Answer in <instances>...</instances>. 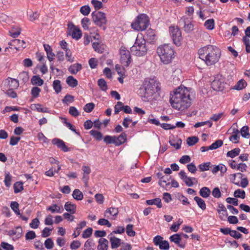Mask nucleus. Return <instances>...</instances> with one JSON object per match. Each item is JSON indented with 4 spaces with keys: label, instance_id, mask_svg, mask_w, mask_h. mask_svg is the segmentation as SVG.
<instances>
[{
    "label": "nucleus",
    "instance_id": "9b49d317",
    "mask_svg": "<svg viewBox=\"0 0 250 250\" xmlns=\"http://www.w3.org/2000/svg\"><path fill=\"white\" fill-rule=\"evenodd\" d=\"M225 84L223 78H219V77H217L211 83V86L214 90L222 91L224 90Z\"/></svg>",
    "mask_w": 250,
    "mask_h": 250
},
{
    "label": "nucleus",
    "instance_id": "c03bdc74",
    "mask_svg": "<svg viewBox=\"0 0 250 250\" xmlns=\"http://www.w3.org/2000/svg\"><path fill=\"white\" fill-rule=\"evenodd\" d=\"M10 207L13 211L17 215H20V211L19 210V205L18 202L15 201L11 202L10 204Z\"/></svg>",
    "mask_w": 250,
    "mask_h": 250
},
{
    "label": "nucleus",
    "instance_id": "c756f323",
    "mask_svg": "<svg viewBox=\"0 0 250 250\" xmlns=\"http://www.w3.org/2000/svg\"><path fill=\"white\" fill-rule=\"evenodd\" d=\"M210 193L211 191L209 188L206 187L202 188L199 191L200 195L204 198L209 197Z\"/></svg>",
    "mask_w": 250,
    "mask_h": 250
},
{
    "label": "nucleus",
    "instance_id": "b1692460",
    "mask_svg": "<svg viewBox=\"0 0 250 250\" xmlns=\"http://www.w3.org/2000/svg\"><path fill=\"white\" fill-rule=\"evenodd\" d=\"M146 203L148 205H156L158 208L162 207L161 199L160 198H156L153 199L147 200Z\"/></svg>",
    "mask_w": 250,
    "mask_h": 250
},
{
    "label": "nucleus",
    "instance_id": "39448f33",
    "mask_svg": "<svg viewBox=\"0 0 250 250\" xmlns=\"http://www.w3.org/2000/svg\"><path fill=\"white\" fill-rule=\"evenodd\" d=\"M149 24V19L146 14H139L132 21L131 26L136 31H144Z\"/></svg>",
    "mask_w": 250,
    "mask_h": 250
},
{
    "label": "nucleus",
    "instance_id": "bf43d9fd",
    "mask_svg": "<svg viewBox=\"0 0 250 250\" xmlns=\"http://www.w3.org/2000/svg\"><path fill=\"white\" fill-rule=\"evenodd\" d=\"M164 240V238L160 235H156L153 239V243L156 246H160L161 243Z\"/></svg>",
    "mask_w": 250,
    "mask_h": 250
},
{
    "label": "nucleus",
    "instance_id": "9d476101",
    "mask_svg": "<svg viewBox=\"0 0 250 250\" xmlns=\"http://www.w3.org/2000/svg\"><path fill=\"white\" fill-rule=\"evenodd\" d=\"M68 34L71 36L73 39L78 40L82 36L81 30L75 26L72 22H69L67 25Z\"/></svg>",
    "mask_w": 250,
    "mask_h": 250
},
{
    "label": "nucleus",
    "instance_id": "a878e982",
    "mask_svg": "<svg viewBox=\"0 0 250 250\" xmlns=\"http://www.w3.org/2000/svg\"><path fill=\"white\" fill-rule=\"evenodd\" d=\"M31 82L33 85L41 86L43 84L44 81L39 75H34L31 78Z\"/></svg>",
    "mask_w": 250,
    "mask_h": 250
},
{
    "label": "nucleus",
    "instance_id": "c85d7f7f",
    "mask_svg": "<svg viewBox=\"0 0 250 250\" xmlns=\"http://www.w3.org/2000/svg\"><path fill=\"white\" fill-rule=\"evenodd\" d=\"M194 200L196 202L198 206L203 210H204L206 208V205L205 201L201 198L198 196H195L194 197Z\"/></svg>",
    "mask_w": 250,
    "mask_h": 250
},
{
    "label": "nucleus",
    "instance_id": "0eeeda50",
    "mask_svg": "<svg viewBox=\"0 0 250 250\" xmlns=\"http://www.w3.org/2000/svg\"><path fill=\"white\" fill-rule=\"evenodd\" d=\"M92 20L94 24L101 29H106L107 19L105 14L103 12L95 11L91 13Z\"/></svg>",
    "mask_w": 250,
    "mask_h": 250
},
{
    "label": "nucleus",
    "instance_id": "09e8293b",
    "mask_svg": "<svg viewBox=\"0 0 250 250\" xmlns=\"http://www.w3.org/2000/svg\"><path fill=\"white\" fill-rule=\"evenodd\" d=\"M184 182L185 183L186 185L188 187H192L193 185V182L197 183V180L195 178H191L190 177H187L184 180Z\"/></svg>",
    "mask_w": 250,
    "mask_h": 250
},
{
    "label": "nucleus",
    "instance_id": "e2e57ef3",
    "mask_svg": "<svg viewBox=\"0 0 250 250\" xmlns=\"http://www.w3.org/2000/svg\"><path fill=\"white\" fill-rule=\"evenodd\" d=\"M45 247L48 249L50 250L54 247V242L51 238H47L44 242Z\"/></svg>",
    "mask_w": 250,
    "mask_h": 250
},
{
    "label": "nucleus",
    "instance_id": "aec40b11",
    "mask_svg": "<svg viewBox=\"0 0 250 250\" xmlns=\"http://www.w3.org/2000/svg\"><path fill=\"white\" fill-rule=\"evenodd\" d=\"M82 69V65L79 63H76L71 65L68 70L71 74L75 75Z\"/></svg>",
    "mask_w": 250,
    "mask_h": 250
},
{
    "label": "nucleus",
    "instance_id": "c9c22d12",
    "mask_svg": "<svg viewBox=\"0 0 250 250\" xmlns=\"http://www.w3.org/2000/svg\"><path fill=\"white\" fill-rule=\"evenodd\" d=\"M14 192L18 193L23 190V183L21 181L16 182L13 185Z\"/></svg>",
    "mask_w": 250,
    "mask_h": 250
},
{
    "label": "nucleus",
    "instance_id": "37998d69",
    "mask_svg": "<svg viewBox=\"0 0 250 250\" xmlns=\"http://www.w3.org/2000/svg\"><path fill=\"white\" fill-rule=\"evenodd\" d=\"M98 85L103 91H105L107 89L106 82L104 79L101 78L98 80Z\"/></svg>",
    "mask_w": 250,
    "mask_h": 250
},
{
    "label": "nucleus",
    "instance_id": "7c9ffc66",
    "mask_svg": "<svg viewBox=\"0 0 250 250\" xmlns=\"http://www.w3.org/2000/svg\"><path fill=\"white\" fill-rule=\"evenodd\" d=\"M170 145L175 147L176 149L180 148L182 144V140L180 139H170L169 140Z\"/></svg>",
    "mask_w": 250,
    "mask_h": 250
},
{
    "label": "nucleus",
    "instance_id": "2f4dec72",
    "mask_svg": "<svg viewBox=\"0 0 250 250\" xmlns=\"http://www.w3.org/2000/svg\"><path fill=\"white\" fill-rule=\"evenodd\" d=\"M73 197L76 200L81 201L83 198V194L79 189H75L72 194Z\"/></svg>",
    "mask_w": 250,
    "mask_h": 250
},
{
    "label": "nucleus",
    "instance_id": "72a5a7b5",
    "mask_svg": "<svg viewBox=\"0 0 250 250\" xmlns=\"http://www.w3.org/2000/svg\"><path fill=\"white\" fill-rule=\"evenodd\" d=\"M204 26L209 30H212L214 28L215 21L213 19L207 20L204 23Z\"/></svg>",
    "mask_w": 250,
    "mask_h": 250
},
{
    "label": "nucleus",
    "instance_id": "864d4df0",
    "mask_svg": "<svg viewBox=\"0 0 250 250\" xmlns=\"http://www.w3.org/2000/svg\"><path fill=\"white\" fill-rule=\"evenodd\" d=\"M15 240H17L19 239L22 235V229L21 226H18L16 227V230H15Z\"/></svg>",
    "mask_w": 250,
    "mask_h": 250
},
{
    "label": "nucleus",
    "instance_id": "f704fd0d",
    "mask_svg": "<svg viewBox=\"0 0 250 250\" xmlns=\"http://www.w3.org/2000/svg\"><path fill=\"white\" fill-rule=\"evenodd\" d=\"M240 151L241 150L239 148H235L230 151H229L227 153V156L231 158H233L239 155Z\"/></svg>",
    "mask_w": 250,
    "mask_h": 250
},
{
    "label": "nucleus",
    "instance_id": "a18cd8bd",
    "mask_svg": "<svg viewBox=\"0 0 250 250\" xmlns=\"http://www.w3.org/2000/svg\"><path fill=\"white\" fill-rule=\"evenodd\" d=\"M199 138L197 136L189 137L187 138V143L189 146H192L197 143Z\"/></svg>",
    "mask_w": 250,
    "mask_h": 250
},
{
    "label": "nucleus",
    "instance_id": "cd10ccee",
    "mask_svg": "<svg viewBox=\"0 0 250 250\" xmlns=\"http://www.w3.org/2000/svg\"><path fill=\"white\" fill-rule=\"evenodd\" d=\"M66 82L70 87L72 88L76 87L78 84V81L72 76L67 78Z\"/></svg>",
    "mask_w": 250,
    "mask_h": 250
},
{
    "label": "nucleus",
    "instance_id": "680f3d73",
    "mask_svg": "<svg viewBox=\"0 0 250 250\" xmlns=\"http://www.w3.org/2000/svg\"><path fill=\"white\" fill-rule=\"evenodd\" d=\"M94 107H95V104L94 103H88V104H86L84 105V106L83 107V110L86 112L90 113L93 110Z\"/></svg>",
    "mask_w": 250,
    "mask_h": 250
},
{
    "label": "nucleus",
    "instance_id": "f257e3e1",
    "mask_svg": "<svg viewBox=\"0 0 250 250\" xmlns=\"http://www.w3.org/2000/svg\"><path fill=\"white\" fill-rule=\"evenodd\" d=\"M190 88L180 85L170 93L169 102L171 106L179 111H183L191 105Z\"/></svg>",
    "mask_w": 250,
    "mask_h": 250
},
{
    "label": "nucleus",
    "instance_id": "423d86ee",
    "mask_svg": "<svg viewBox=\"0 0 250 250\" xmlns=\"http://www.w3.org/2000/svg\"><path fill=\"white\" fill-rule=\"evenodd\" d=\"M131 52L136 56H145L147 51L146 42L144 38L137 37L133 46L130 48Z\"/></svg>",
    "mask_w": 250,
    "mask_h": 250
},
{
    "label": "nucleus",
    "instance_id": "4468645a",
    "mask_svg": "<svg viewBox=\"0 0 250 250\" xmlns=\"http://www.w3.org/2000/svg\"><path fill=\"white\" fill-rule=\"evenodd\" d=\"M169 240L171 242H173L177 244L179 247L181 248H184L185 245L181 244L180 241L181 240V234L179 233L174 234L169 237Z\"/></svg>",
    "mask_w": 250,
    "mask_h": 250
},
{
    "label": "nucleus",
    "instance_id": "393cba45",
    "mask_svg": "<svg viewBox=\"0 0 250 250\" xmlns=\"http://www.w3.org/2000/svg\"><path fill=\"white\" fill-rule=\"evenodd\" d=\"M211 170L213 174L216 173L219 171L224 173L226 172L227 168L224 165L220 164L218 165L215 166Z\"/></svg>",
    "mask_w": 250,
    "mask_h": 250
},
{
    "label": "nucleus",
    "instance_id": "ea45409f",
    "mask_svg": "<svg viewBox=\"0 0 250 250\" xmlns=\"http://www.w3.org/2000/svg\"><path fill=\"white\" fill-rule=\"evenodd\" d=\"M18 78L25 83L29 80L28 73L26 71H22L19 74Z\"/></svg>",
    "mask_w": 250,
    "mask_h": 250
},
{
    "label": "nucleus",
    "instance_id": "f3484780",
    "mask_svg": "<svg viewBox=\"0 0 250 250\" xmlns=\"http://www.w3.org/2000/svg\"><path fill=\"white\" fill-rule=\"evenodd\" d=\"M108 238L110 240L111 248L112 249L117 248L120 246L121 240L120 238H117L113 235L110 236L108 235Z\"/></svg>",
    "mask_w": 250,
    "mask_h": 250
},
{
    "label": "nucleus",
    "instance_id": "6e6d98bb",
    "mask_svg": "<svg viewBox=\"0 0 250 250\" xmlns=\"http://www.w3.org/2000/svg\"><path fill=\"white\" fill-rule=\"evenodd\" d=\"M81 24L84 30H86L89 29V24L90 20L88 18L84 17L81 21Z\"/></svg>",
    "mask_w": 250,
    "mask_h": 250
},
{
    "label": "nucleus",
    "instance_id": "473e14b6",
    "mask_svg": "<svg viewBox=\"0 0 250 250\" xmlns=\"http://www.w3.org/2000/svg\"><path fill=\"white\" fill-rule=\"evenodd\" d=\"M12 178V176L10 174V172L8 171H5L4 183L5 186L6 187L9 188L11 186Z\"/></svg>",
    "mask_w": 250,
    "mask_h": 250
},
{
    "label": "nucleus",
    "instance_id": "3c124183",
    "mask_svg": "<svg viewBox=\"0 0 250 250\" xmlns=\"http://www.w3.org/2000/svg\"><path fill=\"white\" fill-rule=\"evenodd\" d=\"M124 105L121 102H118L114 106V113L115 114L119 113L122 110L123 111Z\"/></svg>",
    "mask_w": 250,
    "mask_h": 250
},
{
    "label": "nucleus",
    "instance_id": "2eb2a0df",
    "mask_svg": "<svg viewBox=\"0 0 250 250\" xmlns=\"http://www.w3.org/2000/svg\"><path fill=\"white\" fill-rule=\"evenodd\" d=\"M118 213V208H117L111 207L108 208L105 211L104 215L105 217L109 218L110 216L116 217Z\"/></svg>",
    "mask_w": 250,
    "mask_h": 250
},
{
    "label": "nucleus",
    "instance_id": "e433bc0d",
    "mask_svg": "<svg viewBox=\"0 0 250 250\" xmlns=\"http://www.w3.org/2000/svg\"><path fill=\"white\" fill-rule=\"evenodd\" d=\"M89 133L98 141H101L103 138L102 133L99 131L93 129L90 131Z\"/></svg>",
    "mask_w": 250,
    "mask_h": 250
},
{
    "label": "nucleus",
    "instance_id": "4d7b16f0",
    "mask_svg": "<svg viewBox=\"0 0 250 250\" xmlns=\"http://www.w3.org/2000/svg\"><path fill=\"white\" fill-rule=\"evenodd\" d=\"M80 12L84 16L88 15L90 12V8L88 5H84L81 7Z\"/></svg>",
    "mask_w": 250,
    "mask_h": 250
},
{
    "label": "nucleus",
    "instance_id": "6e6552de",
    "mask_svg": "<svg viewBox=\"0 0 250 250\" xmlns=\"http://www.w3.org/2000/svg\"><path fill=\"white\" fill-rule=\"evenodd\" d=\"M169 31L173 43L176 46H179L181 44V41L183 39L180 28L177 26H171L169 27Z\"/></svg>",
    "mask_w": 250,
    "mask_h": 250
},
{
    "label": "nucleus",
    "instance_id": "603ef678",
    "mask_svg": "<svg viewBox=\"0 0 250 250\" xmlns=\"http://www.w3.org/2000/svg\"><path fill=\"white\" fill-rule=\"evenodd\" d=\"M115 69L120 76H125V70L123 67L119 64H116L115 65Z\"/></svg>",
    "mask_w": 250,
    "mask_h": 250
},
{
    "label": "nucleus",
    "instance_id": "052dcab7",
    "mask_svg": "<svg viewBox=\"0 0 250 250\" xmlns=\"http://www.w3.org/2000/svg\"><path fill=\"white\" fill-rule=\"evenodd\" d=\"M104 142L107 144H114V136L106 135L104 138Z\"/></svg>",
    "mask_w": 250,
    "mask_h": 250
},
{
    "label": "nucleus",
    "instance_id": "79ce46f5",
    "mask_svg": "<svg viewBox=\"0 0 250 250\" xmlns=\"http://www.w3.org/2000/svg\"><path fill=\"white\" fill-rule=\"evenodd\" d=\"M133 225L132 224H128L126 227V232L128 236L130 237H134L136 235V232L133 230Z\"/></svg>",
    "mask_w": 250,
    "mask_h": 250
},
{
    "label": "nucleus",
    "instance_id": "f03ea898",
    "mask_svg": "<svg viewBox=\"0 0 250 250\" xmlns=\"http://www.w3.org/2000/svg\"><path fill=\"white\" fill-rule=\"evenodd\" d=\"M198 54L199 58L209 66L218 62L221 56V51L215 45H208L199 49Z\"/></svg>",
    "mask_w": 250,
    "mask_h": 250
},
{
    "label": "nucleus",
    "instance_id": "1a4fd4ad",
    "mask_svg": "<svg viewBox=\"0 0 250 250\" xmlns=\"http://www.w3.org/2000/svg\"><path fill=\"white\" fill-rule=\"evenodd\" d=\"M120 62L125 67H128L132 62V58L129 50L122 47L120 50Z\"/></svg>",
    "mask_w": 250,
    "mask_h": 250
},
{
    "label": "nucleus",
    "instance_id": "338daca9",
    "mask_svg": "<svg viewBox=\"0 0 250 250\" xmlns=\"http://www.w3.org/2000/svg\"><path fill=\"white\" fill-rule=\"evenodd\" d=\"M146 38L147 40L153 41L155 38V34L154 31L152 29H149L147 31Z\"/></svg>",
    "mask_w": 250,
    "mask_h": 250
},
{
    "label": "nucleus",
    "instance_id": "412c9836",
    "mask_svg": "<svg viewBox=\"0 0 250 250\" xmlns=\"http://www.w3.org/2000/svg\"><path fill=\"white\" fill-rule=\"evenodd\" d=\"M184 25L183 27L184 31L187 33H189L193 30L194 25L188 18L184 19Z\"/></svg>",
    "mask_w": 250,
    "mask_h": 250
},
{
    "label": "nucleus",
    "instance_id": "20e7f679",
    "mask_svg": "<svg viewBox=\"0 0 250 250\" xmlns=\"http://www.w3.org/2000/svg\"><path fill=\"white\" fill-rule=\"evenodd\" d=\"M157 53L161 61L165 64L170 63L175 57V51L171 46L168 44L159 46Z\"/></svg>",
    "mask_w": 250,
    "mask_h": 250
},
{
    "label": "nucleus",
    "instance_id": "a19ab883",
    "mask_svg": "<svg viewBox=\"0 0 250 250\" xmlns=\"http://www.w3.org/2000/svg\"><path fill=\"white\" fill-rule=\"evenodd\" d=\"M211 167V163L208 162L200 164L198 166V168L200 171H205L208 170Z\"/></svg>",
    "mask_w": 250,
    "mask_h": 250
},
{
    "label": "nucleus",
    "instance_id": "4be33fe9",
    "mask_svg": "<svg viewBox=\"0 0 250 250\" xmlns=\"http://www.w3.org/2000/svg\"><path fill=\"white\" fill-rule=\"evenodd\" d=\"M99 245L98 246V250H107L108 247V241L104 238H101L99 240Z\"/></svg>",
    "mask_w": 250,
    "mask_h": 250
},
{
    "label": "nucleus",
    "instance_id": "ddd939ff",
    "mask_svg": "<svg viewBox=\"0 0 250 250\" xmlns=\"http://www.w3.org/2000/svg\"><path fill=\"white\" fill-rule=\"evenodd\" d=\"M126 141V134L125 132H122L118 137L114 136V145L120 146Z\"/></svg>",
    "mask_w": 250,
    "mask_h": 250
},
{
    "label": "nucleus",
    "instance_id": "5701e85b",
    "mask_svg": "<svg viewBox=\"0 0 250 250\" xmlns=\"http://www.w3.org/2000/svg\"><path fill=\"white\" fill-rule=\"evenodd\" d=\"M86 222L85 221H82L78 224L77 227L76 228V230L72 234L74 238H76L80 235L81 230L86 226Z\"/></svg>",
    "mask_w": 250,
    "mask_h": 250
},
{
    "label": "nucleus",
    "instance_id": "7ed1b4c3",
    "mask_svg": "<svg viewBox=\"0 0 250 250\" xmlns=\"http://www.w3.org/2000/svg\"><path fill=\"white\" fill-rule=\"evenodd\" d=\"M161 90V84L155 78L146 79L140 88L139 91L145 101L151 99L156 93H159Z\"/></svg>",
    "mask_w": 250,
    "mask_h": 250
},
{
    "label": "nucleus",
    "instance_id": "bb28decb",
    "mask_svg": "<svg viewBox=\"0 0 250 250\" xmlns=\"http://www.w3.org/2000/svg\"><path fill=\"white\" fill-rule=\"evenodd\" d=\"M52 86L57 94L60 93L62 88L61 81L59 80H54L53 82Z\"/></svg>",
    "mask_w": 250,
    "mask_h": 250
},
{
    "label": "nucleus",
    "instance_id": "a211bd4d",
    "mask_svg": "<svg viewBox=\"0 0 250 250\" xmlns=\"http://www.w3.org/2000/svg\"><path fill=\"white\" fill-rule=\"evenodd\" d=\"M43 47L46 52L47 59L50 62H51L54 60V58L55 57V54L52 52L51 47L47 44H44Z\"/></svg>",
    "mask_w": 250,
    "mask_h": 250
},
{
    "label": "nucleus",
    "instance_id": "69168bd1",
    "mask_svg": "<svg viewBox=\"0 0 250 250\" xmlns=\"http://www.w3.org/2000/svg\"><path fill=\"white\" fill-rule=\"evenodd\" d=\"M93 229L91 228H88L85 229L83 233H82V237L83 238H89L92 233Z\"/></svg>",
    "mask_w": 250,
    "mask_h": 250
},
{
    "label": "nucleus",
    "instance_id": "4c0bfd02",
    "mask_svg": "<svg viewBox=\"0 0 250 250\" xmlns=\"http://www.w3.org/2000/svg\"><path fill=\"white\" fill-rule=\"evenodd\" d=\"M247 82L245 80L242 79L239 80L237 83L234 87V89L237 90H242L244 88L247 86Z\"/></svg>",
    "mask_w": 250,
    "mask_h": 250
},
{
    "label": "nucleus",
    "instance_id": "de8ad7c7",
    "mask_svg": "<svg viewBox=\"0 0 250 250\" xmlns=\"http://www.w3.org/2000/svg\"><path fill=\"white\" fill-rule=\"evenodd\" d=\"M223 144V142L222 140H217L209 146V148H211V150L216 149L221 147Z\"/></svg>",
    "mask_w": 250,
    "mask_h": 250
},
{
    "label": "nucleus",
    "instance_id": "49530a36",
    "mask_svg": "<svg viewBox=\"0 0 250 250\" xmlns=\"http://www.w3.org/2000/svg\"><path fill=\"white\" fill-rule=\"evenodd\" d=\"M234 196L235 198H240L241 199H244L246 197L245 191L240 189L236 190L234 192Z\"/></svg>",
    "mask_w": 250,
    "mask_h": 250
},
{
    "label": "nucleus",
    "instance_id": "dca6fc26",
    "mask_svg": "<svg viewBox=\"0 0 250 250\" xmlns=\"http://www.w3.org/2000/svg\"><path fill=\"white\" fill-rule=\"evenodd\" d=\"M46 210L50 211L52 213H61L63 211L64 209L62 206H59L56 204H53L51 206L48 207Z\"/></svg>",
    "mask_w": 250,
    "mask_h": 250
},
{
    "label": "nucleus",
    "instance_id": "13d9d810",
    "mask_svg": "<svg viewBox=\"0 0 250 250\" xmlns=\"http://www.w3.org/2000/svg\"><path fill=\"white\" fill-rule=\"evenodd\" d=\"M243 42L246 46V51L247 53H250V40L246 37H243L242 38Z\"/></svg>",
    "mask_w": 250,
    "mask_h": 250
},
{
    "label": "nucleus",
    "instance_id": "6ab92c4d",
    "mask_svg": "<svg viewBox=\"0 0 250 250\" xmlns=\"http://www.w3.org/2000/svg\"><path fill=\"white\" fill-rule=\"evenodd\" d=\"M64 208L68 212L71 214H74L76 211L77 206L75 204H72L70 202H67L64 204Z\"/></svg>",
    "mask_w": 250,
    "mask_h": 250
},
{
    "label": "nucleus",
    "instance_id": "5fc2aeb1",
    "mask_svg": "<svg viewBox=\"0 0 250 250\" xmlns=\"http://www.w3.org/2000/svg\"><path fill=\"white\" fill-rule=\"evenodd\" d=\"M74 96L67 94L64 97L62 102L63 104H68V103H72L74 101Z\"/></svg>",
    "mask_w": 250,
    "mask_h": 250
},
{
    "label": "nucleus",
    "instance_id": "58836bf2",
    "mask_svg": "<svg viewBox=\"0 0 250 250\" xmlns=\"http://www.w3.org/2000/svg\"><path fill=\"white\" fill-rule=\"evenodd\" d=\"M240 133L243 138L249 139L250 137V133L248 126H243L240 130Z\"/></svg>",
    "mask_w": 250,
    "mask_h": 250
},
{
    "label": "nucleus",
    "instance_id": "f8f14e48",
    "mask_svg": "<svg viewBox=\"0 0 250 250\" xmlns=\"http://www.w3.org/2000/svg\"><path fill=\"white\" fill-rule=\"evenodd\" d=\"M51 142L53 145L56 146L58 148L64 152L71 150V149L65 145V142L61 139L55 138L52 140Z\"/></svg>",
    "mask_w": 250,
    "mask_h": 250
},
{
    "label": "nucleus",
    "instance_id": "8fccbe9b",
    "mask_svg": "<svg viewBox=\"0 0 250 250\" xmlns=\"http://www.w3.org/2000/svg\"><path fill=\"white\" fill-rule=\"evenodd\" d=\"M41 91V89L39 87L34 86L31 89V94L33 98H37L39 96Z\"/></svg>",
    "mask_w": 250,
    "mask_h": 250
},
{
    "label": "nucleus",
    "instance_id": "774afa93",
    "mask_svg": "<svg viewBox=\"0 0 250 250\" xmlns=\"http://www.w3.org/2000/svg\"><path fill=\"white\" fill-rule=\"evenodd\" d=\"M0 246L4 250H14V249L13 245L9 244L7 242H1Z\"/></svg>",
    "mask_w": 250,
    "mask_h": 250
},
{
    "label": "nucleus",
    "instance_id": "0e129e2a",
    "mask_svg": "<svg viewBox=\"0 0 250 250\" xmlns=\"http://www.w3.org/2000/svg\"><path fill=\"white\" fill-rule=\"evenodd\" d=\"M81 245V243L79 241L73 240L70 245V248L72 250H76L79 249Z\"/></svg>",
    "mask_w": 250,
    "mask_h": 250
}]
</instances>
